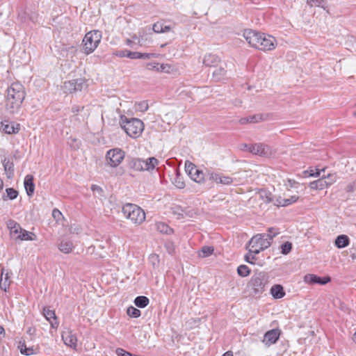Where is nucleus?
I'll list each match as a JSON object with an SVG mask.
<instances>
[{"label": "nucleus", "instance_id": "obj_1", "mask_svg": "<svg viewBox=\"0 0 356 356\" xmlns=\"http://www.w3.org/2000/svg\"><path fill=\"white\" fill-rule=\"evenodd\" d=\"M25 96L24 86L18 82L13 83L6 90V111L12 115L18 113Z\"/></svg>", "mask_w": 356, "mask_h": 356}, {"label": "nucleus", "instance_id": "obj_2", "mask_svg": "<svg viewBox=\"0 0 356 356\" xmlns=\"http://www.w3.org/2000/svg\"><path fill=\"white\" fill-rule=\"evenodd\" d=\"M274 228L268 229V233L259 234L254 236L249 241V252L254 254H259L261 251L268 248L277 232H274Z\"/></svg>", "mask_w": 356, "mask_h": 356}, {"label": "nucleus", "instance_id": "obj_3", "mask_svg": "<svg viewBox=\"0 0 356 356\" xmlns=\"http://www.w3.org/2000/svg\"><path fill=\"white\" fill-rule=\"evenodd\" d=\"M120 125L126 134L134 139L139 138L144 131L145 125L142 120L138 118H128L121 115Z\"/></svg>", "mask_w": 356, "mask_h": 356}, {"label": "nucleus", "instance_id": "obj_4", "mask_svg": "<svg viewBox=\"0 0 356 356\" xmlns=\"http://www.w3.org/2000/svg\"><path fill=\"white\" fill-rule=\"evenodd\" d=\"M124 216L136 225H140L145 220V211L138 206L128 203L122 207Z\"/></svg>", "mask_w": 356, "mask_h": 356}, {"label": "nucleus", "instance_id": "obj_5", "mask_svg": "<svg viewBox=\"0 0 356 356\" xmlns=\"http://www.w3.org/2000/svg\"><path fill=\"white\" fill-rule=\"evenodd\" d=\"M102 37V32L98 30L87 33L82 41L84 53L86 54L92 53L101 42Z\"/></svg>", "mask_w": 356, "mask_h": 356}, {"label": "nucleus", "instance_id": "obj_6", "mask_svg": "<svg viewBox=\"0 0 356 356\" xmlns=\"http://www.w3.org/2000/svg\"><path fill=\"white\" fill-rule=\"evenodd\" d=\"M267 277L264 272L255 273L251 277L249 282L255 295L261 294L265 291V286L267 284Z\"/></svg>", "mask_w": 356, "mask_h": 356}, {"label": "nucleus", "instance_id": "obj_7", "mask_svg": "<svg viewBox=\"0 0 356 356\" xmlns=\"http://www.w3.org/2000/svg\"><path fill=\"white\" fill-rule=\"evenodd\" d=\"M125 156L124 152L120 148H113L109 149L106 154L107 163L111 167L118 166L123 161Z\"/></svg>", "mask_w": 356, "mask_h": 356}, {"label": "nucleus", "instance_id": "obj_8", "mask_svg": "<svg viewBox=\"0 0 356 356\" xmlns=\"http://www.w3.org/2000/svg\"><path fill=\"white\" fill-rule=\"evenodd\" d=\"M208 176L210 180L215 181L216 184L229 186L232 184L238 185V181L235 177L225 175L222 173L215 172H208Z\"/></svg>", "mask_w": 356, "mask_h": 356}, {"label": "nucleus", "instance_id": "obj_9", "mask_svg": "<svg viewBox=\"0 0 356 356\" xmlns=\"http://www.w3.org/2000/svg\"><path fill=\"white\" fill-rule=\"evenodd\" d=\"M248 150L254 154H257L261 156L270 157L273 154L272 148L264 143H256L254 145H245Z\"/></svg>", "mask_w": 356, "mask_h": 356}, {"label": "nucleus", "instance_id": "obj_10", "mask_svg": "<svg viewBox=\"0 0 356 356\" xmlns=\"http://www.w3.org/2000/svg\"><path fill=\"white\" fill-rule=\"evenodd\" d=\"M85 86V79L79 78L64 82L63 90L65 93H72L76 91H81Z\"/></svg>", "mask_w": 356, "mask_h": 356}, {"label": "nucleus", "instance_id": "obj_11", "mask_svg": "<svg viewBox=\"0 0 356 356\" xmlns=\"http://www.w3.org/2000/svg\"><path fill=\"white\" fill-rule=\"evenodd\" d=\"M262 36L260 37L259 46L257 49L266 51L274 49L277 45L276 40L274 37L261 33Z\"/></svg>", "mask_w": 356, "mask_h": 356}, {"label": "nucleus", "instance_id": "obj_12", "mask_svg": "<svg viewBox=\"0 0 356 356\" xmlns=\"http://www.w3.org/2000/svg\"><path fill=\"white\" fill-rule=\"evenodd\" d=\"M185 168L191 179L195 182L201 183L204 181V175L203 172L200 170H198L193 163L186 161L185 163Z\"/></svg>", "mask_w": 356, "mask_h": 356}, {"label": "nucleus", "instance_id": "obj_13", "mask_svg": "<svg viewBox=\"0 0 356 356\" xmlns=\"http://www.w3.org/2000/svg\"><path fill=\"white\" fill-rule=\"evenodd\" d=\"M243 35L250 46L257 49L260 37L262 36L261 33L252 29H248L244 31Z\"/></svg>", "mask_w": 356, "mask_h": 356}, {"label": "nucleus", "instance_id": "obj_14", "mask_svg": "<svg viewBox=\"0 0 356 356\" xmlns=\"http://www.w3.org/2000/svg\"><path fill=\"white\" fill-rule=\"evenodd\" d=\"M305 282L310 284H318L321 285H325L331 281L329 276L321 277L314 274H307L304 277Z\"/></svg>", "mask_w": 356, "mask_h": 356}, {"label": "nucleus", "instance_id": "obj_15", "mask_svg": "<svg viewBox=\"0 0 356 356\" xmlns=\"http://www.w3.org/2000/svg\"><path fill=\"white\" fill-rule=\"evenodd\" d=\"M280 330L277 329H273L264 334L263 343H265L266 346H270L272 344H274L277 342L280 337Z\"/></svg>", "mask_w": 356, "mask_h": 356}, {"label": "nucleus", "instance_id": "obj_16", "mask_svg": "<svg viewBox=\"0 0 356 356\" xmlns=\"http://www.w3.org/2000/svg\"><path fill=\"white\" fill-rule=\"evenodd\" d=\"M172 212L177 216V218H193L195 212L192 209H184L179 206L172 207Z\"/></svg>", "mask_w": 356, "mask_h": 356}, {"label": "nucleus", "instance_id": "obj_17", "mask_svg": "<svg viewBox=\"0 0 356 356\" xmlns=\"http://www.w3.org/2000/svg\"><path fill=\"white\" fill-rule=\"evenodd\" d=\"M62 339L64 343L73 349H76L77 346V338L70 330L65 331L62 333Z\"/></svg>", "mask_w": 356, "mask_h": 356}, {"label": "nucleus", "instance_id": "obj_18", "mask_svg": "<svg viewBox=\"0 0 356 356\" xmlns=\"http://www.w3.org/2000/svg\"><path fill=\"white\" fill-rule=\"evenodd\" d=\"M334 182V180L332 179L330 181H327L325 178H321L318 180L312 181L309 184V187L314 190H323L329 186L332 185Z\"/></svg>", "mask_w": 356, "mask_h": 356}, {"label": "nucleus", "instance_id": "obj_19", "mask_svg": "<svg viewBox=\"0 0 356 356\" xmlns=\"http://www.w3.org/2000/svg\"><path fill=\"white\" fill-rule=\"evenodd\" d=\"M43 315L45 317V318L49 322L51 327L52 328L58 327V321L57 320V317L54 310H51L48 307H44L43 309Z\"/></svg>", "mask_w": 356, "mask_h": 356}, {"label": "nucleus", "instance_id": "obj_20", "mask_svg": "<svg viewBox=\"0 0 356 356\" xmlns=\"http://www.w3.org/2000/svg\"><path fill=\"white\" fill-rule=\"evenodd\" d=\"M0 129L8 134H17L20 129L19 124L8 123L7 121L2 122Z\"/></svg>", "mask_w": 356, "mask_h": 356}, {"label": "nucleus", "instance_id": "obj_21", "mask_svg": "<svg viewBox=\"0 0 356 356\" xmlns=\"http://www.w3.org/2000/svg\"><path fill=\"white\" fill-rule=\"evenodd\" d=\"M1 275L0 278V288L6 291V289L9 286L10 281V273L8 270L5 269L3 267L1 268Z\"/></svg>", "mask_w": 356, "mask_h": 356}, {"label": "nucleus", "instance_id": "obj_22", "mask_svg": "<svg viewBox=\"0 0 356 356\" xmlns=\"http://www.w3.org/2000/svg\"><path fill=\"white\" fill-rule=\"evenodd\" d=\"M59 250L65 254L70 253L74 248L73 243L68 238L62 239L58 245Z\"/></svg>", "mask_w": 356, "mask_h": 356}, {"label": "nucleus", "instance_id": "obj_23", "mask_svg": "<svg viewBox=\"0 0 356 356\" xmlns=\"http://www.w3.org/2000/svg\"><path fill=\"white\" fill-rule=\"evenodd\" d=\"M24 187L26 193L29 196L33 195L35 190V185L33 183V176L31 175H27L24 178Z\"/></svg>", "mask_w": 356, "mask_h": 356}, {"label": "nucleus", "instance_id": "obj_24", "mask_svg": "<svg viewBox=\"0 0 356 356\" xmlns=\"http://www.w3.org/2000/svg\"><path fill=\"white\" fill-rule=\"evenodd\" d=\"M218 63H220L219 57L212 54L205 55L203 60V63L209 67H216Z\"/></svg>", "mask_w": 356, "mask_h": 356}, {"label": "nucleus", "instance_id": "obj_25", "mask_svg": "<svg viewBox=\"0 0 356 356\" xmlns=\"http://www.w3.org/2000/svg\"><path fill=\"white\" fill-rule=\"evenodd\" d=\"M159 164V161L155 157H149L146 160H143V171H151L155 168Z\"/></svg>", "mask_w": 356, "mask_h": 356}, {"label": "nucleus", "instance_id": "obj_26", "mask_svg": "<svg viewBox=\"0 0 356 356\" xmlns=\"http://www.w3.org/2000/svg\"><path fill=\"white\" fill-rule=\"evenodd\" d=\"M225 67L226 64L225 63H220V67L213 72V76L216 81H220L225 76L227 73Z\"/></svg>", "mask_w": 356, "mask_h": 356}, {"label": "nucleus", "instance_id": "obj_27", "mask_svg": "<svg viewBox=\"0 0 356 356\" xmlns=\"http://www.w3.org/2000/svg\"><path fill=\"white\" fill-rule=\"evenodd\" d=\"M270 293L276 299L282 298L285 295L284 288L280 284L273 285L270 289Z\"/></svg>", "mask_w": 356, "mask_h": 356}, {"label": "nucleus", "instance_id": "obj_28", "mask_svg": "<svg viewBox=\"0 0 356 356\" xmlns=\"http://www.w3.org/2000/svg\"><path fill=\"white\" fill-rule=\"evenodd\" d=\"M350 239L348 236L341 234L338 236L334 241V245L338 248H343L349 245Z\"/></svg>", "mask_w": 356, "mask_h": 356}, {"label": "nucleus", "instance_id": "obj_29", "mask_svg": "<svg viewBox=\"0 0 356 356\" xmlns=\"http://www.w3.org/2000/svg\"><path fill=\"white\" fill-rule=\"evenodd\" d=\"M129 167L136 171H143V159L134 158L129 161Z\"/></svg>", "mask_w": 356, "mask_h": 356}, {"label": "nucleus", "instance_id": "obj_30", "mask_svg": "<svg viewBox=\"0 0 356 356\" xmlns=\"http://www.w3.org/2000/svg\"><path fill=\"white\" fill-rule=\"evenodd\" d=\"M152 29L156 33H166L170 31V26L162 22H158L153 25Z\"/></svg>", "mask_w": 356, "mask_h": 356}, {"label": "nucleus", "instance_id": "obj_31", "mask_svg": "<svg viewBox=\"0 0 356 356\" xmlns=\"http://www.w3.org/2000/svg\"><path fill=\"white\" fill-rule=\"evenodd\" d=\"M18 234L19 235L17 238L22 241H34L35 238V235L33 233L23 229L22 228Z\"/></svg>", "mask_w": 356, "mask_h": 356}, {"label": "nucleus", "instance_id": "obj_32", "mask_svg": "<svg viewBox=\"0 0 356 356\" xmlns=\"http://www.w3.org/2000/svg\"><path fill=\"white\" fill-rule=\"evenodd\" d=\"M173 184L179 189L184 188L185 187V183L184 181L183 177L181 176L179 171L176 170L175 176L172 180Z\"/></svg>", "mask_w": 356, "mask_h": 356}, {"label": "nucleus", "instance_id": "obj_33", "mask_svg": "<svg viewBox=\"0 0 356 356\" xmlns=\"http://www.w3.org/2000/svg\"><path fill=\"white\" fill-rule=\"evenodd\" d=\"M149 302L148 298L144 296H137L134 300V304L140 308L145 307Z\"/></svg>", "mask_w": 356, "mask_h": 356}, {"label": "nucleus", "instance_id": "obj_34", "mask_svg": "<svg viewBox=\"0 0 356 356\" xmlns=\"http://www.w3.org/2000/svg\"><path fill=\"white\" fill-rule=\"evenodd\" d=\"M214 249L212 246H204L198 252V256L205 258L211 256L213 253Z\"/></svg>", "mask_w": 356, "mask_h": 356}, {"label": "nucleus", "instance_id": "obj_35", "mask_svg": "<svg viewBox=\"0 0 356 356\" xmlns=\"http://www.w3.org/2000/svg\"><path fill=\"white\" fill-rule=\"evenodd\" d=\"M261 119V116L259 115H254L246 118H242L239 120V122L241 124H245L248 123H256L258 122Z\"/></svg>", "mask_w": 356, "mask_h": 356}, {"label": "nucleus", "instance_id": "obj_36", "mask_svg": "<svg viewBox=\"0 0 356 356\" xmlns=\"http://www.w3.org/2000/svg\"><path fill=\"white\" fill-rule=\"evenodd\" d=\"M156 229L161 233L169 234L172 232V229H171L167 224L164 222H158L156 224Z\"/></svg>", "mask_w": 356, "mask_h": 356}, {"label": "nucleus", "instance_id": "obj_37", "mask_svg": "<svg viewBox=\"0 0 356 356\" xmlns=\"http://www.w3.org/2000/svg\"><path fill=\"white\" fill-rule=\"evenodd\" d=\"M8 228L10 229L11 234H18L20 230H22V227L19 224L17 223L14 220H10L8 224Z\"/></svg>", "mask_w": 356, "mask_h": 356}, {"label": "nucleus", "instance_id": "obj_38", "mask_svg": "<svg viewBox=\"0 0 356 356\" xmlns=\"http://www.w3.org/2000/svg\"><path fill=\"white\" fill-rule=\"evenodd\" d=\"M127 313L128 316L132 318H138L140 316L141 312L138 309L130 306L127 308Z\"/></svg>", "mask_w": 356, "mask_h": 356}, {"label": "nucleus", "instance_id": "obj_39", "mask_svg": "<svg viewBox=\"0 0 356 356\" xmlns=\"http://www.w3.org/2000/svg\"><path fill=\"white\" fill-rule=\"evenodd\" d=\"M238 274L241 277H247L250 275V270L245 265H240L237 268Z\"/></svg>", "mask_w": 356, "mask_h": 356}, {"label": "nucleus", "instance_id": "obj_40", "mask_svg": "<svg viewBox=\"0 0 356 356\" xmlns=\"http://www.w3.org/2000/svg\"><path fill=\"white\" fill-rule=\"evenodd\" d=\"M136 110L140 112H145L149 108V105L147 102L143 101L136 104Z\"/></svg>", "mask_w": 356, "mask_h": 356}, {"label": "nucleus", "instance_id": "obj_41", "mask_svg": "<svg viewBox=\"0 0 356 356\" xmlns=\"http://www.w3.org/2000/svg\"><path fill=\"white\" fill-rule=\"evenodd\" d=\"M6 192L10 200H15L18 195V192L13 188H6Z\"/></svg>", "mask_w": 356, "mask_h": 356}, {"label": "nucleus", "instance_id": "obj_42", "mask_svg": "<svg viewBox=\"0 0 356 356\" xmlns=\"http://www.w3.org/2000/svg\"><path fill=\"white\" fill-rule=\"evenodd\" d=\"M299 184L294 179H287L286 182L284 183V186H286L287 190H290L292 188H298Z\"/></svg>", "mask_w": 356, "mask_h": 356}, {"label": "nucleus", "instance_id": "obj_43", "mask_svg": "<svg viewBox=\"0 0 356 356\" xmlns=\"http://www.w3.org/2000/svg\"><path fill=\"white\" fill-rule=\"evenodd\" d=\"M281 249L282 254H287L292 249V244L290 242H286L282 245Z\"/></svg>", "mask_w": 356, "mask_h": 356}, {"label": "nucleus", "instance_id": "obj_44", "mask_svg": "<svg viewBox=\"0 0 356 356\" xmlns=\"http://www.w3.org/2000/svg\"><path fill=\"white\" fill-rule=\"evenodd\" d=\"M305 174L306 176L308 174L309 177H319L321 172L318 169H310L309 170L305 171Z\"/></svg>", "mask_w": 356, "mask_h": 356}, {"label": "nucleus", "instance_id": "obj_45", "mask_svg": "<svg viewBox=\"0 0 356 356\" xmlns=\"http://www.w3.org/2000/svg\"><path fill=\"white\" fill-rule=\"evenodd\" d=\"M115 353L118 356H133L131 353L121 348H118L115 350Z\"/></svg>", "mask_w": 356, "mask_h": 356}, {"label": "nucleus", "instance_id": "obj_46", "mask_svg": "<svg viewBox=\"0 0 356 356\" xmlns=\"http://www.w3.org/2000/svg\"><path fill=\"white\" fill-rule=\"evenodd\" d=\"M146 67L149 70L159 71V64L156 62L148 63H147Z\"/></svg>", "mask_w": 356, "mask_h": 356}, {"label": "nucleus", "instance_id": "obj_47", "mask_svg": "<svg viewBox=\"0 0 356 356\" xmlns=\"http://www.w3.org/2000/svg\"><path fill=\"white\" fill-rule=\"evenodd\" d=\"M129 50L123 49V50H118L114 53V55L120 57V58H127V54H129Z\"/></svg>", "mask_w": 356, "mask_h": 356}, {"label": "nucleus", "instance_id": "obj_48", "mask_svg": "<svg viewBox=\"0 0 356 356\" xmlns=\"http://www.w3.org/2000/svg\"><path fill=\"white\" fill-rule=\"evenodd\" d=\"M172 67L168 64H161L159 65V71L170 73Z\"/></svg>", "mask_w": 356, "mask_h": 356}, {"label": "nucleus", "instance_id": "obj_49", "mask_svg": "<svg viewBox=\"0 0 356 356\" xmlns=\"http://www.w3.org/2000/svg\"><path fill=\"white\" fill-rule=\"evenodd\" d=\"M127 58L131 59H140V52L129 51L127 54Z\"/></svg>", "mask_w": 356, "mask_h": 356}, {"label": "nucleus", "instance_id": "obj_50", "mask_svg": "<svg viewBox=\"0 0 356 356\" xmlns=\"http://www.w3.org/2000/svg\"><path fill=\"white\" fill-rule=\"evenodd\" d=\"M52 216L56 221H58L63 217V214L58 209H54L52 211Z\"/></svg>", "mask_w": 356, "mask_h": 356}, {"label": "nucleus", "instance_id": "obj_51", "mask_svg": "<svg viewBox=\"0 0 356 356\" xmlns=\"http://www.w3.org/2000/svg\"><path fill=\"white\" fill-rule=\"evenodd\" d=\"M277 205L279 207H286L289 206V201L287 199H278L277 200Z\"/></svg>", "mask_w": 356, "mask_h": 356}, {"label": "nucleus", "instance_id": "obj_52", "mask_svg": "<svg viewBox=\"0 0 356 356\" xmlns=\"http://www.w3.org/2000/svg\"><path fill=\"white\" fill-rule=\"evenodd\" d=\"M3 167H4V169L6 171L11 172V173L13 172V165L12 163H10L9 161H8L6 163L4 162Z\"/></svg>", "mask_w": 356, "mask_h": 356}, {"label": "nucleus", "instance_id": "obj_53", "mask_svg": "<svg viewBox=\"0 0 356 356\" xmlns=\"http://www.w3.org/2000/svg\"><path fill=\"white\" fill-rule=\"evenodd\" d=\"M24 346V348H23L22 347L20 349L22 354L26 355H30L33 353L32 349L27 348L25 346Z\"/></svg>", "mask_w": 356, "mask_h": 356}, {"label": "nucleus", "instance_id": "obj_54", "mask_svg": "<svg viewBox=\"0 0 356 356\" xmlns=\"http://www.w3.org/2000/svg\"><path fill=\"white\" fill-rule=\"evenodd\" d=\"M307 3L310 6H320L321 5L320 0H307Z\"/></svg>", "mask_w": 356, "mask_h": 356}, {"label": "nucleus", "instance_id": "obj_55", "mask_svg": "<svg viewBox=\"0 0 356 356\" xmlns=\"http://www.w3.org/2000/svg\"><path fill=\"white\" fill-rule=\"evenodd\" d=\"M252 253L248 254L245 256V259L247 262L250 264H254L253 260L254 259V256L252 254Z\"/></svg>", "mask_w": 356, "mask_h": 356}, {"label": "nucleus", "instance_id": "obj_56", "mask_svg": "<svg viewBox=\"0 0 356 356\" xmlns=\"http://www.w3.org/2000/svg\"><path fill=\"white\" fill-rule=\"evenodd\" d=\"M83 106H77V105H74L72 107V111L74 113H76L78 112H79L80 111L83 110Z\"/></svg>", "mask_w": 356, "mask_h": 356}, {"label": "nucleus", "instance_id": "obj_57", "mask_svg": "<svg viewBox=\"0 0 356 356\" xmlns=\"http://www.w3.org/2000/svg\"><path fill=\"white\" fill-rule=\"evenodd\" d=\"M289 201V204H291L294 202H296L298 200V196L297 195H292L290 198H287Z\"/></svg>", "mask_w": 356, "mask_h": 356}, {"label": "nucleus", "instance_id": "obj_58", "mask_svg": "<svg viewBox=\"0 0 356 356\" xmlns=\"http://www.w3.org/2000/svg\"><path fill=\"white\" fill-rule=\"evenodd\" d=\"M153 54L147 53H140V59H149Z\"/></svg>", "mask_w": 356, "mask_h": 356}, {"label": "nucleus", "instance_id": "obj_59", "mask_svg": "<svg viewBox=\"0 0 356 356\" xmlns=\"http://www.w3.org/2000/svg\"><path fill=\"white\" fill-rule=\"evenodd\" d=\"M91 190L94 192L97 191V192H102V189L101 188V187H99V186H97V185H92L91 186Z\"/></svg>", "mask_w": 356, "mask_h": 356}, {"label": "nucleus", "instance_id": "obj_60", "mask_svg": "<svg viewBox=\"0 0 356 356\" xmlns=\"http://www.w3.org/2000/svg\"><path fill=\"white\" fill-rule=\"evenodd\" d=\"M323 177L325 178L327 181H330L332 179H333L335 181V178L334 177V176L330 174L327 175V177L324 176Z\"/></svg>", "mask_w": 356, "mask_h": 356}, {"label": "nucleus", "instance_id": "obj_61", "mask_svg": "<svg viewBox=\"0 0 356 356\" xmlns=\"http://www.w3.org/2000/svg\"><path fill=\"white\" fill-rule=\"evenodd\" d=\"M234 104L236 106H240L242 104V101L240 99H235Z\"/></svg>", "mask_w": 356, "mask_h": 356}, {"label": "nucleus", "instance_id": "obj_62", "mask_svg": "<svg viewBox=\"0 0 356 356\" xmlns=\"http://www.w3.org/2000/svg\"><path fill=\"white\" fill-rule=\"evenodd\" d=\"M222 356H233V354L231 351H227Z\"/></svg>", "mask_w": 356, "mask_h": 356}, {"label": "nucleus", "instance_id": "obj_63", "mask_svg": "<svg viewBox=\"0 0 356 356\" xmlns=\"http://www.w3.org/2000/svg\"><path fill=\"white\" fill-rule=\"evenodd\" d=\"M348 191H353V186L350 185L348 186Z\"/></svg>", "mask_w": 356, "mask_h": 356}, {"label": "nucleus", "instance_id": "obj_64", "mask_svg": "<svg viewBox=\"0 0 356 356\" xmlns=\"http://www.w3.org/2000/svg\"><path fill=\"white\" fill-rule=\"evenodd\" d=\"M3 180L0 179V191L3 188Z\"/></svg>", "mask_w": 356, "mask_h": 356}]
</instances>
